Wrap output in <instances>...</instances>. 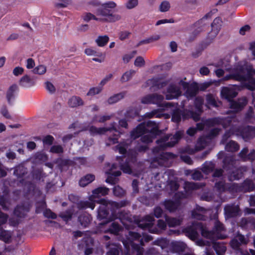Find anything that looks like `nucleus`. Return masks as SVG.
Masks as SVG:
<instances>
[{
    "label": "nucleus",
    "instance_id": "obj_16",
    "mask_svg": "<svg viewBox=\"0 0 255 255\" xmlns=\"http://www.w3.org/2000/svg\"><path fill=\"white\" fill-rule=\"evenodd\" d=\"M255 136V127L247 126L244 128L240 126V137L248 141Z\"/></svg>",
    "mask_w": 255,
    "mask_h": 255
},
{
    "label": "nucleus",
    "instance_id": "obj_56",
    "mask_svg": "<svg viewBox=\"0 0 255 255\" xmlns=\"http://www.w3.org/2000/svg\"><path fill=\"white\" fill-rule=\"evenodd\" d=\"M120 167L121 169L123 171V172L128 174L131 173L132 170L128 161H126L125 163H121Z\"/></svg>",
    "mask_w": 255,
    "mask_h": 255
},
{
    "label": "nucleus",
    "instance_id": "obj_12",
    "mask_svg": "<svg viewBox=\"0 0 255 255\" xmlns=\"http://www.w3.org/2000/svg\"><path fill=\"white\" fill-rule=\"evenodd\" d=\"M154 122L148 120L144 121L138 125L135 128L133 129L130 132V137L133 139H135L142 135L146 134L147 132V128H149L151 126L150 125H148L149 123H153Z\"/></svg>",
    "mask_w": 255,
    "mask_h": 255
},
{
    "label": "nucleus",
    "instance_id": "obj_8",
    "mask_svg": "<svg viewBox=\"0 0 255 255\" xmlns=\"http://www.w3.org/2000/svg\"><path fill=\"white\" fill-rule=\"evenodd\" d=\"M224 230H225L224 225L219 221H217L212 230L208 231L206 227V232H204L203 234L206 235L207 239L213 241L223 239H225V237L222 236L221 233Z\"/></svg>",
    "mask_w": 255,
    "mask_h": 255
},
{
    "label": "nucleus",
    "instance_id": "obj_18",
    "mask_svg": "<svg viewBox=\"0 0 255 255\" xmlns=\"http://www.w3.org/2000/svg\"><path fill=\"white\" fill-rule=\"evenodd\" d=\"M29 211L30 208L28 206L23 204H18L14 207L13 214L18 218L23 219L26 216Z\"/></svg>",
    "mask_w": 255,
    "mask_h": 255
},
{
    "label": "nucleus",
    "instance_id": "obj_17",
    "mask_svg": "<svg viewBox=\"0 0 255 255\" xmlns=\"http://www.w3.org/2000/svg\"><path fill=\"white\" fill-rule=\"evenodd\" d=\"M19 92V88L15 84H12L7 89L6 92V99L8 104L12 105Z\"/></svg>",
    "mask_w": 255,
    "mask_h": 255
},
{
    "label": "nucleus",
    "instance_id": "obj_31",
    "mask_svg": "<svg viewBox=\"0 0 255 255\" xmlns=\"http://www.w3.org/2000/svg\"><path fill=\"white\" fill-rule=\"evenodd\" d=\"M71 161L67 159H63L62 158H58L55 161V163L57 165L58 169L62 171L66 167H68L70 165Z\"/></svg>",
    "mask_w": 255,
    "mask_h": 255
},
{
    "label": "nucleus",
    "instance_id": "obj_61",
    "mask_svg": "<svg viewBox=\"0 0 255 255\" xmlns=\"http://www.w3.org/2000/svg\"><path fill=\"white\" fill-rule=\"evenodd\" d=\"M43 215L48 219H56L57 218V215L50 209H46L43 212Z\"/></svg>",
    "mask_w": 255,
    "mask_h": 255
},
{
    "label": "nucleus",
    "instance_id": "obj_23",
    "mask_svg": "<svg viewBox=\"0 0 255 255\" xmlns=\"http://www.w3.org/2000/svg\"><path fill=\"white\" fill-rule=\"evenodd\" d=\"M255 189V184L252 179L247 178L240 184V191L251 192L254 191Z\"/></svg>",
    "mask_w": 255,
    "mask_h": 255
},
{
    "label": "nucleus",
    "instance_id": "obj_53",
    "mask_svg": "<svg viewBox=\"0 0 255 255\" xmlns=\"http://www.w3.org/2000/svg\"><path fill=\"white\" fill-rule=\"evenodd\" d=\"M203 100L200 97H196L195 99L194 105L196 109L199 112L202 113Z\"/></svg>",
    "mask_w": 255,
    "mask_h": 255
},
{
    "label": "nucleus",
    "instance_id": "obj_47",
    "mask_svg": "<svg viewBox=\"0 0 255 255\" xmlns=\"http://www.w3.org/2000/svg\"><path fill=\"white\" fill-rule=\"evenodd\" d=\"M184 188L186 192H189L194 190L198 189L199 188V187L197 183L185 182Z\"/></svg>",
    "mask_w": 255,
    "mask_h": 255
},
{
    "label": "nucleus",
    "instance_id": "obj_35",
    "mask_svg": "<svg viewBox=\"0 0 255 255\" xmlns=\"http://www.w3.org/2000/svg\"><path fill=\"white\" fill-rule=\"evenodd\" d=\"M213 247L217 255H224L227 250L225 245L220 242L214 243Z\"/></svg>",
    "mask_w": 255,
    "mask_h": 255
},
{
    "label": "nucleus",
    "instance_id": "obj_25",
    "mask_svg": "<svg viewBox=\"0 0 255 255\" xmlns=\"http://www.w3.org/2000/svg\"><path fill=\"white\" fill-rule=\"evenodd\" d=\"M91 220V215L87 213H83L78 217V221L84 228L87 227L90 224Z\"/></svg>",
    "mask_w": 255,
    "mask_h": 255
},
{
    "label": "nucleus",
    "instance_id": "obj_63",
    "mask_svg": "<svg viewBox=\"0 0 255 255\" xmlns=\"http://www.w3.org/2000/svg\"><path fill=\"white\" fill-rule=\"evenodd\" d=\"M163 214L162 209L159 206H156L154 208L152 215L156 218H160Z\"/></svg>",
    "mask_w": 255,
    "mask_h": 255
},
{
    "label": "nucleus",
    "instance_id": "obj_21",
    "mask_svg": "<svg viewBox=\"0 0 255 255\" xmlns=\"http://www.w3.org/2000/svg\"><path fill=\"white\" fill-rule=\"evenodd\" d=\"M212 11H210V12L206 13L201 19H199L194 23V26L197 27V28L193 31V34L197 35L204 30L205 24L203 23V21L205 19L211 18L212 16Z\"/></svg>",
    "mask_w": 255,
    "mask_h": 255
},
{
    "label": "nucleus",
    "instance_id": "obj_62",
    "mask_svg": "<svg viewBox=\"0 0 255 255\" xmlns=\"http://www.w3.org/2000/svg\"><path fill=\"white\" fill-rule=\"evenodd\" d=\"M59 217H61L63 221L67 222L72 219V214L70 211H66L64 212L61 213L59 214Z\"/></svg>",
    "mask_w": 255,
    "mask_h": 255
},
{
    "label": "nucleus",
    "instance_id": "obj_44",
    "mask_svg": "<svg viewBox=\"0 0 255 255\" xmlns=\"http://www.w3.org/2000/svg\"><path fill=\"white\" fill-rule=\"evenodd\" d=\"M172 250L175 253H180L183 252L185 249V245L181 243L175 242L172 244Z\"/></svg>",
    "mask_w": 255,
    "mask_h": 255
},
{
    "label": "nucleus",
    "instance_id": "obj_43",
    "mask_svg": "<svg viewBox=\"0 0 255 255\" xmlns=\"http://www.w3.org/2000/svg\"><path fill=\"white\" fill-rule=\"evenodd\" d=\"M182 118V111L176 109L173 111L171 116V121L175 123L180 122Z\"/></svg>",
    "mask_w": 255,
    "mask_h": 255
},
{
    "label": "nucleus",
    "instance_id": "obj_58",
    "mask_svg": "<svg viewBox=\"0 0 255 255\" xmlns=\"http://www.w3.org/2000/svg\"><path fill=\"white\" fill-rule=\"evenodd\" d=\"M220 130V129L218 128L212 129L206 135V137L209 139H213L219 134Z\"/></svg>",
    "mask_w": 255,
    "mask_h": 255
},
{
    "label": "nucleus",
    "instance_id": "obj_36",
    "mask_svg": "<svg viewBox=\"0 0 255 255\" xmlns=\"http://www.w3.org/2000/svg\"><path fill=\"white\" fill-rule=\"evenodd\" d=\"M82 18L84 21L87 22L92 19L101 22H105L103 18L97 17L91 12H85L82 15Z\"/></svg>",
    "mask_w": 255,
    "mask_h": 255
},
{
    "label": "nucleus",
    "instance_id": "obj_30",
    "mask_svg": "<svg viewBox=\"0 0 255 255\" xmlns=\"http://www.w3.org/2000/svg\"><path fill=\"white\" fill-rule=\"evenodd\" d=\"M95 175L92 174H88L82 177L79 180V185L81 187H85L95 180Z\"/></svg>",
    "mask_w": 255,
    "mask_h": 255
},
{
    "label": "nucleus",
    "instance_id": "obj_34",
    "mask_svg": "<svg viewBox=\"0 0 255 255\" xmlns=\"http://www.w3.org/2000/svg\"><path fill=\"white\" fill-rule=\"evenodd\" d=\"M27 173V168L22 165L16 166L13 172L14 175L18 178H23Z\"/></svg>",
    "mask_w": 255,
    "mask_h": 255
},
{
    "label": "nucleus",
    "instance_id": "obj_33",
    "mask_svg": "<svg viewBox=\"0 0 255 255\" xmlns=\"http://www.w3.org/2000/svg\"><path fill=\"white\" fill-rule=\"evenodd\" d=\"M110 190L106 187H99L92 191L93 195L95 197L98 196H106L109 194Z\"/></svg>",
    "mask_w": 255,
    "mask_h": 255
},
{
    "label": "nucleus",
    "instance_id": "obj_1",
    "mask_svg": "<svg viewBox=\"0 0 255 255\" xmlns=\"http://www.w3.org/2000/svg\"><path fill=\"white\" fill-rule=\"evenodd\" d=\"M96 201L97 203L100 204L98 210L97 218L99 221H101L99 223V225L101 226L114 220L113 216L115 213V209H120L129 204L127 200L116 202L101 198Z\"/></svg>",
    "mask_w": 255,
    "mask_h": 255
},
{
    "label": "nucleus",
    "instance_id": "obj_11",
    "mask_svg": "<svg viewBox=\"0 0 255 255\" xmlns=\"http://www.w3.org/2000/svg\"><path fill=\"white\" fill-rule=\"evenodd\" d=\"M179 84L184 90H186L185 94L187 98H192L195 97L199 91V87L197 83L194 82L191 84L181 80Z\"/></svg>",
    "mask_w": 255,
    "mask_h": 255
},
{
    "label": "nucleus",
    "instance_id": "obj_9",
    "mask_svg": "<svg viewBox=\"0 0 255 255\" xmlns=\"http://www.w3.org/2000/svg\"><path fill=\"white\" fill-rule=\"evenodd\" d=\"M178 198L174 201L171 199H166L163 203L165 209L170 213L175 212L181 206L180 199L185 198V194L182 192H178L175 194Z\"/></svg>",
    "mask_w": 255,
    "mask_h": 255
},
{
    "label": "nucleus",
    "instance_id": "obj_24",
    "mask_svg": "<svg viewBox=\"0 0 255 255\" xmlns=\"http://www.w3.org/2000/svg\"><path fill=\"white\" fill-rule=\"evenodd\" d=\"M19 84L21 87L27 88L34 86L35 82L34 79L25 75L21 78L19 81Z\"/></svg>",
    "mask_w": 255,
    "mask_h": 255
},
{
    "label": "nucleus",
    "instance_id": "obj_32",
    "mask_svg": "<svg viewBox=\"0 0 255 255\" xmlns=\"http://www.w3.org/2000/svg\"><path fill=\"white\" fill-rule=\"evenodd\" d=\"M126 91H123L119 93L116 94L112 96H111L108 99L107 102L109 104H115L119 101L120 100L123 99L126 96Z\"/></svg>",
    "mask_w": 255,
    "mask_h": 255
},
{
    "label": "nucleus",
    "instance_id": "obj_57",
    "mask_svg": "<svg viewBox=\"0 0 255 255\" xmlns=\"http://www.w3.org/2000/svg\"><path fill=\"white\" fill-rule=\"evenodd\" d=\"M206 102L208 105L212 106L214 107H217L218 105L217 102L211 94H209L206 96Z\"/></svg>",
    "mask_w": 255,
    "mask_h": 255
},
{
    "label": "nucleus",
    "instance_id": "obj_3",
    "mask_svg": "<svg viewBox=\"0 0 255 255\" xmlns=\"http://www.w3.org/2000/svg\"><path fill=\"white\" fill-rule=\"evenodd\" d=\"M101 6L96 9V13L97 16H103L105 22H113L121 19V16L112 9L117 6L115 2L110 1L102 3Z\"/></svg>",
    "mask_w": 255,
    "mask_h": 255
},
{
    "label": "nucleus",
    "instance_id": "obj_37",
    "mask_svg": "<svg viewBox=\"0 0 255 255\" xmlns=\"http://www.w3.org/2000/svg\"><path fill=\"white\" fill-rule=\"evenodd\" d=\"M165 221L169 227H175L181 225V220L176 218L166 216Z\"/></svg>",
    "mask_w": 255,
    "mask_h": 255
},
{
    "label": "nucleus",
    "instance_id": "obj_52",
    "mask_svg": "<svg viewBox=\"0 0 255 255\" xmlns=\"http://www.w3.org/2000/svg\"><path fill=\"white\" fill-rule=\"evenodd\" d=\"M229 61L225 59H221L216 63V66L217 67L224 68L226 70H229L230 69Z\"/></svg>",
    "mask_w": 255,
    "mask_h": 255
},
{
    "label": "nucleus",
    "instance_id": "obj_42",
    "mask_svg": "<svg viewBox=\"0 0 255 255\" xmlns=\"http://www.w3.org/2000/svg\"><path fill=\"white\" fill-rule=\"evenodd\" d=\"M160 38V35L158 34L153 35L148 38L141 40L137 44V46H139L143 44H148L152 42L159 40Z\"/></svg>",
    "mask_w": 255,
    "mask_h": 255
},
{
    "label": "nucleus",
    "instance_id": "obj_38",
    "mask_svg": "<svg viewBox=\"0 0 255 255\" xmlns=\"http://www.w3.org/2000/svg\"><path fill=\"white\" fill-rule=\"evenodd\" d=\"M239 149V145L238 143L233 140L230 141L225 146V149L228 152H235L238 151Z\"/></svg>",
    "mask_w": 255,
    "mask_h": 255
},
{
    "label": "nucleus",
    "instance_id": "obj_51",
    "mask_svg": "<svg viewBox=\"0 0 255 255\" xmlns=\"http://www.w3.org/2000/svg\"><path fill=\"white\" fill-rule=\"evenodd\" d=\"M103 88L101 86L91 88L87 93V96H93L100 94Z\"/></svg>",
    "mask_w": 255,
    "mask_h": 255
},
{
    "label": "nucleus",
    "instance_id": "obj_26",
    "mask_svg": "<svg viewBox=\"0 0 255 255\" xmlns=\"http://www.w3.org/2000/svg\"><path fill=\"white\" fill-rule=\"evenodd\" d=\"M68 104L71 108H75L83 106L84 102L80 97L73 96L68 100Z\"/></svg>",
    "mask_w": 255,
    "mask_h": 255
},
{
    "label": "nucleus",
    "instance_id": "obj_29",
    "mask_svg": "<svg viewBox=\"0 0 255 255\" xmlns=\"http://www.w3.org/2000/svg\"><path fill=\"white\" fill-rule=\"evenodd\" d=\"M118 209H115V213L114 215V220L116 219H119L121 220H128L129 217L130 212L128 210H119L117 212Z\"/></svg>",
    "mask_w": 255,
    "mask_h": 255
},
{
    "label": "nucleus",
    "instance_id": "obj_19",
    "mask_svg": "<svg viewBox=\"0 0 255 255\" xmlns=\"http://www.w3.org/2000/svg\"><path fill=\"white\" fill-rule=\"evenodd\" d=\"M166 99L168 100L177 98L181 95L180 88L174 84H170L167 90Z\"/></svg>",
    "mask_w": 255,
    "mask_h": 255
},
{
    "label": "nucleus",
    "instance_id": "obj_39",
    "mask_svg": "<svg viewBox=\"0 0 255 255\" xmlns=\"http://www.w3.org/2000/svg\"><path fill=\"white\" fill-rule=\"evenodd\" d=\"M139 115L138 110L134 108H129L126 111L125 116L126 119H133Z\"/></svg>",
    "mask_w": 255,
    "mask_h": 255
},
{
    "label": "nucleus",
    "instance_id": "obj_20",
    "mask_svg": "<svg viewBox=\"0 0 255 255\" xmlns=\"http://www.w3.org/2000/svg\"><path fill=\"white\" fill-rule=\"evenodd\" d=\"M238 95L235 89L228 87H223L221 91V95L222 98L228 101H231Z\"/></svg>",
    "mask_w": 255,
    "mask_h": 255
},
{
    "label": "nucleus",
    "instance_id": "obj_40",
    "mask_svg": "<svg viewBox=\"0 0 255 255\" xmlns=\"http://www.w3.org/2000/svg\"><path fill=\"white\" fill-rule=\"evenodd\" d=\"M11 238V233L9 231L2 230L0 232V240L5 243H9Z\"/></svg>",
    "mask_w": 255,
    "mask_h": 255
},
{
    "label": "nucleus",
    "instance_id": "obj_54",
    "mask_svg": "<svg viewBox=\"0 0 255 255\" xmlns=\"http://www.w3.org/2000/svg\"><path fill=\"white\" fill-rule=\"evenodd\" d=\"M119 152L124 155L127 152L128 145L125 143H120L116 146Z\"/></svg>",
    "mask_w": 255,
    "mask_h": 255
},
{
    "label": "nucleus",
    "instance_id": "obj_22",
    "mask_svg": "<svg viewBox=\"0 0 255 255\" xmlns=\"http://www.w3.org/2000/svg\"><path fill=\"white\" fill-rule=\"evenodd\" d=\"M224 210L225 215L228 218L235 217L239 214V205L238 204L236 206L234 205L226 206Z\"/></svg>",
    "mask_w": 255,
    "mask_h": 255
},
{
    "label": "nucleus",
    "instance_id": "obj_64",
    "mask_svg": "<svg viewBox=\"0 0 255 255\" xmlns=\"http://www.w3.org/2000/svg\"><path fill=\"white\" fill-rule=\"evenodd\" d=\"M214 168V166L211 163H205L203 165V167L202 169V170L203 172H204L205 174H209V173L213 171Z\"/></svg>",
    "mask_w": 255,
    "mask_h": 255
},
{
    "label": "nucleus",
    "instance_id": "obj_13",
    "mask_svg": "<svg viewBox=\"0 0 255 255\" xmlns=\"http://www.w3.org/2000/svg\"><path fill=\"white\" fill-rule=\"evenodd\" d=\"M164 97L156 93L147 95L142 98L141 100V103L143 104H156L160 105Z\"/></svg>",
    "mask_w": 255,
    "mask_h": 255
},
{
    "label": "nucleus",
    "instance_id": "obj_5",
    "mask_svg": "<svg viewBox=\"0 0 255 255\" xmlns=\"http://www.w3.org/2000/svg\"><path fill=\"white\" fill-rule=\"evenodd\" d=\"M89 132L92 135L97 134H103L106 132L110 133L108 137V140L111 143L115 144L118 142V140L120 137L121 132L118 130L116 127L113 126L111 128H97L95 126H92L89 129Z\"/></svg>",
    "mask_w": 255,
    "mask_h": 255
},
{
    "label": "nucleus",
    "instance_id": "obj_7",
    "mask_svg": "<svg viewBox=\"0 0 255 255\" xmlns=\"http://www.w3.org/2000/svg\"><path fill=\"white\" fill-rule=\"evenodd\" d=\"M223 167L224 169L228 171L229 172H234L236 170L237 173L233 176L231 175L229 177V180L232 181L233 180H239V174L238 173L239 170V168L236 165L237 160L235 159L234 156H225L223 160Z\"/></svg>",
    "mask_w": 255,
    "mask_h": 255
},
{
    "label": "nucleus",
    "instance_id": "obj_2",
    "mask_svg": "<svg viewBox=\"0 0 255 255\" xmlns=\"http://www.w3.org/2000/svg\"><path fill=\"white\" fill-rule=\"evenodd\" d=\"M183 135L184 131L183 130H178L170 137V141H168L169 136L168 135L157 139L156 140L157 146L153 148V152L154 153L162 152L160 154V158H164L165 155L162 151L166 150L168 147L174 146L183 137Z\"/></svg>",
    "mask_w": 255,
    "mask_h": 255
},
{
    "label": "nucleus",
    "instance_id": "obj_10",
    "mask_svg": "<svg viewBox=\"0 0 255 255\" xmlns=\"http://www.w3.org/2000/svg\"><path fill=\"white\" fill-rule=\"evenodd\" d=\"M148 125H150V127L147 128L146 134L142 135L140 138L141 141L145 143H149L152 142L153 139L155 138L157 135H159L161 132L158 125L155 122L149 123Z\"/></svg>",
    "mask_w": 255,
    "mask_h": 255
},
{
    "label": "nucleus",
    "instance_id": "obj_6",
    "mask_svg": "<svg viewBox=\"0 0 255 255\" xmlns=\"http://www.w3.org/2000/svg\"><path fill=\"white\" fill-rule=\"evenodd\" d=\"M184 232L186 236L192 241H195L198 238L199 232L201 233L203 237L206 238V235L203 234L206 232V226L201 222H193L191 226L184 229Z\"/></svg>",
    "mask_w": 255,
    "mask_h": 255
},
{
    "label": "nucleus",
    "instance_id": "obj_46",
    "mask_svg": "<svg viewBox=\"0 0 255 255\" xmlns=\"http://www.w3.org/2000/svg\"><path fill=\"white\" fill-rule=\"evenodd\" d=\"M129 236L132 240L134 241H139L140 245L144 246V243L143 241V239H141V235L139 233L132 231L129 232Z\"/></svg>",
    "mask_w": 255,
    "mask_h": 255
},
{
    "label": "nucleus",
    "instance_id": "obj_49",
    "mask_svg": "<svg viewBox=\"0 0 255 255\" xmlns=\"http://www.w3.org/2000/svg\"><path fill=\"white\" fill-rule=\"evenodd\" d=\"M111 118V116L106 115L103 116H99L98 115H95L92 119V122L93 123L95 122H99L100 123H103L107 121L110 120Z\"/></svg>",
    "mask_w": 255,
    "mask_h": 255
},
{
    "label": "nucleus",
    "instance_id": "obj_55",
    "mask_svg": "<svg viewBox=\"0 0 255 255\" xmlns=\"http://www.w3.org/2000/svg\"><path fill=\"white\" fill-rule=\"evenodd\" d=\"M85 53L88 56H96L101 57L102 56V53L97 51L93 48H86L85 50Z\"/></svg>",
    "mask_w": 255,
    "mask_h": 255
},
{
    "label": "nucleus",
    "instance_id": "obj_41",
    "mask_svg": "<svg viewBox=\"0 0 255 255\" xmlns=\"http://www.w3.org/2000/svg\"><path fill=\"white\" fill-rule=\"evenodd\" d=\"M249 224H255V219L254 218H243L240 220V227L248 228Z\"/></svg>",
    "mask_w": 255,
    "mask_h": 255
},
{
    "label": "nucleus",
    "instance_id": "obj_60",
    "mask_svg": "<svg viewBox=\"0 0 255 255\" xmlns=\"http://www.w3.org/2000/svg\"><path fill=\"white\" fill-rule=\"evenodd\" d=\"M33 73L39 75L44 74L46 71V68L45 66L40 65L33 69L32 70Z\"/></svg>",
    "mask_w": 255,
    "mask_h": 255
},
{
    "label": "nucleus",
    "instance_id": "obj_45",
    "mask_svg": "<svg viewBox=\"0 0 255 255\" xmlns=\"http://www.w3.org/2000/svg\"><path fill=\"white\" fill-rule=\"evenodd\" d=\"M109 38L107 35L99 36L96 40L97 44L100 47L105 46L109 42Z\"/></svg>",
    "mask_w": 255,
    "mask_h": 255
},
{
    "label": "nucleus",
    "instance_id": "obj_28",
    "mask_svg": "<svg viewBox=\"0 0 255 255\" xmlns=\"http://www.w3.org/2000/svg\"><path fill=\"white\" fill-rule=\"evenodd\" d=\"M122 229V226L119 223L114 222L112 223L105 232H108L115 235H118Z\"/></svg>",
    "mask_w": 255,
    "mask_h": 255
},
{
    "label": "nucleus",
    "instance_id": "obj_48",
    "mask_svg": "<svg viewBox=\"0 0 255 255\" xmlns=\"http://www.w3.org/2000/svg\"><path fill=\"white\" fill-rule=\"evenodd\" d=\"M7 203H9L8 198L6 196H1L0 197V206H1L2 209L5 211H7L9 210V206L7 205Z\"/></svg>",
    "mask_w": 255,
    "mask_h": 255
},
{
    "label": "nucleus",
    "instance_id": "obj_15",
    "mask_svg": "<svg viewBox=\"0 0 255 255\" xmlns=\"http://www.w3.org/2000/svg\"><path fill=\"white\" fill-rule=\"evenodd\" d=\"M222 21L220 17L215 18L211 23V30L208 33L207 38L213 39L219 33L222 26Z\"/></svg>",
    "mask_w": 255,
    "mask_h": 255
},
{
    "label": "nucleus",
    "instance_id": "obj_14",
    "mask_svg": "<svg viewBox=\"0 0 255 255\" xmlns=\"http://www.w3.org/2000/svg\"><path fill=\"white\" fill-rule=\"evenodd\" d=\"M146 83L147 86L150 87V89L157 90L165 87L168 84V81H163L161 78L155 77L148 79Z\"/></svg>",
    "mask_w": 255,
    "mask_h": 255
},
{
    "label": "nucleus",
    "instance_id": "obj_4",
    "mask_svg": "<svg viewBox=\"0 0 255 255\" xmlns=\"http://www.w3.org/2000/svg\"><path fill=\"white\" fill-rule=\"evenodd\" d=\"M255 69L252 65L244 67L240 64V83L251 91L255 90Z\"/></svg>",
    "mask_w": 255,
    "mask_h": 255
},
{
    "label": "nucleus",
    "instance_id": "obj_27",
    "mask_svg": "<svg viewBox=\"0 0 255 255\" xmlns=\"http://www.w3.org/2000/svg\"><path fill=\"white\" fill-rule=\"evenodd\" d=\"M91 197L90 198V201H81L78 204V207L80 209H86L87 208H90L92 210H93L95 207V202L96 200L95 201L91 200Z\"/></svg>",
    "mask_w": 255,
    "mask_h": 255
},
{
    "label": "nucleus",
    "instance_id": "obj_59",
    "mask_svg": "<svg viewBox=\"0 0 255 255\" xmlns=\"http://www.w3.org/2000/svg\"><path fill=\"white\" fill-rule=\"evenodd\" d=\"M113 193L116 196L122 197L125 194V192L122 188L118 185L113 188Z\"/></svg>",
    "mask_w": 255,
    "mask_h": 255
},
{
    "label": "nucleus",
    "instance_id": "obj_50",
    "mask_svg": "<svg viewBox=\"0 0 255 255\" xmlns=\"http://www.w3.org/2000/svg\"><path fill=\"white\" fill-rule=\"evenodd\" d=\"M135 73V71L132 70H130L126 72L122 76L121 78V81L122 83H124L129 80L132 75Z\"/></svg>",
    "mask_w": 255,
    "mask_h": 255
}]
</instances>
